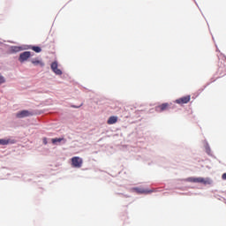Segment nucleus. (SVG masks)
I'll list each match as a JSON object with an SVG mask.
<instances>
[{"mask_svg":"<svg viewBox=\"0 0 226 226\" xmlns=\"http://www.w3.org/2000/svg\"><path fill=\"white\" fill-rule=\"evenodd\" d=\"M184 181L187 183H200L201 185H204L205 186H207V185H213V179L210 177H189L187 178H185Z\"/></svg>","mask_w":226,"mask_h":226,"instance_id":"obj_1","label":"nucleus"},{"mask_svg":"<svg viewBox=\"0 0 226 226\" xmlns=\"http://www.w3.org/2000/svg\"><path fill=\"white\" fill-rule=\"evenodd\" d=\"M35 110H28V109H22L16 113V118L17 119H24L26 117H33V116H36Z\"/></svg>","mask_w":226,"mask_h":226,"instance_id":"obj_2","label":"nucleus"},{"mask_svg":"<svg viewBox=\"0 0 226 226\" xmlns=\"http://www.w3.org/2000/svg\"><path fill=\"white\" fill-rule=\"evenodd\" d=\"M71 165L74 169H80L82 167V163H84V161L79 156H74L71 159Z\"/></svg>","mask_w":226,"mask_h":226,"instance_id":"obj_3","label":"nucleus"},{"mask_svg":"<svg viewBox=\"0 0 226 226\" xmlns=\"http://www.w3.org/2000/svg\"><path fill=\"white\" fill-rule=\"evenodd\" d=\"M32 56L33 55L31 54V51H24L19 54V63H26V61H27V59L31 58Z\"/></svg>","mask_w":226,"mask_h":226,"instance_id":"obj_4","label":"nucleus"},{"mask_svg":"<svg viewBox=\"0 0 226 226\" xmlns=\"http://www.w3.org/2000/svg\"><path fill=\"white\" fill-rule=\"evenodd\" d=\"M50 68L53 73H55L56 75H63V71H61V69L58 68L57 61L52 62Z\"/></svg>","mask_w":226,"mask_h":226,"instance_id":"obj_5","label":"nucleus"},{"mask_svg":"<svg viewBox=\"0 0 226 226\" xmlns=\"http://www.w3.org/2000/svg\"><path fill=\"white\" fill-rule=\"evenodd\" d=\"M21 50H26V49H24V46H11L9 47V50L8 53L9 54H17V52H21Z\"/></svg>","mask_w":226,"mask_h":226,"instance_id":"obj_6","label":"nucleus"},{"mask_svg":"<svg viewBox=\"0 0 226 226\" xmlns=\"http://www.w3.org/2000/svg\"><path fill=\"white\" fill-rule=\"evenodd\" d=\"M24 49L26 50H34V52H35L36 54H40V52H41V47L40 46L25 45Z\"/></svg>","mask_w":226,"mask_h":226,"instance_id":"obj_7","label":"nucleus"},{"mask_svg":"<svg viewBox=\"0 0 226 226\" xmlns=\"http://www.w3.org/2000/svg\"><path fill=\"white\" fill-rule=\"evenodd\" d=\"M133 191L136 192V193H139V194L146 193V195H147L148 193H153L154 192H156V190H145L139 187L133 188Z\"/></svg>","mask_w":226,"mask_h":226,"instance_id":"obj_8","label":"nucleus"},{"mask_svg":"<svg viewBox=\"0 0 226 226\" xmlns=\"http://www.w3.org/2000/svg\"><path fill=\"white\" fill-rule=\"evenodd\" d=\"M190 100H191V96L187 95V96H184L179 99H177L176 103H178V105L186 104L190 102Z\"/></svg>","mask_w":226,"mask_h":226,"instance_id":"obj_9","label":"nucleus"},{"mask_svg":"<svg viewBox=\"0 0 226 226\" xmlns=\"http://www.w3.org/2000/svg\"><path fill=\"white\" fill-rule=\"evenodd\" d=\"M51 142L52 144H54V146H59V144H66V139L64 138H53L51 139Z\"/></svg>","mask_w":226,"mask_h":226,"instance_id":"obj_10","label":"nucleus"},{"mask_svg":"<svg viewBox=\"0 0 226 226\" xmlns=\"http://www.w3.org/2000/svg\"><path fill=\"white\" fill-rule=\"evenodd\" d=\"M169 109V103L165 102L155 107V112H163Z\"/></svg>","mask_w":226,"mask_h":226,"instance_id":"obj_11","label":"nucleus"},{"mask_svg":"<svg viewBox=\"0 0 226 226\" xmlns=\"http://www.w3.org/2000/svg\"><path fill=\"white\" fill-rule=\"evenodd\" d=\"M31 63L34 66H40L41 68H43L45 66V63L39 59H32Z\"/></svg>","mask_w":226,"mask_h":226,"instance_id":"obj_12","label":"nucleus"},{"mask_svg":"<svg viewBox=\"0 0 226 226\" xmlns=\"http://www.w3.org/2000/svg\"><path fill=\"white\" fill-rule=\"evenodd\" d=\"M205 150L207 154H208V156H213V152H211V147H209V143L206 142L205 144Z\"/></svg>","mask_w":226,"mask_h":226,"instance_id":"obj_13","label":"nucleus"},{"mask_svg":"<svg viewBox=\"0 0 226 226\" xmlns=\"http://www.w3.org/2000/svg\"><path fill=\"white\" fill-rule=\"evenodd\" d=\"M10 144V140L6 139H0V146H8Z\"/></svg>","mask_w":226,"mask_h":226,"instance_id":"obj_14","label":"nucleus"},{"mask_svg":"<svg viewBox=\"0 0 226 226\" xmlns=\"http://www.w3.org/2000/svg\"><path fill=\"white\" fill-rule=\"evenodd\" d=\"M108 124H114V116L109 117L108 119Z\"/></svg>","mask_w":226,"mask_h":226,"instance_id":"obj_15","label":"nucleus"},{"mask_svg":"<svg viewBox=\"0 0 226 226\" xmlns=\"http://www.w3.org/2000/svg\"><path fill=\"white\" fill-rule=\"evenodd\" d=\"M209 84L211 83H207L206 86H204L202 88L198 90V94H200V93H202V91H204V89H206V87H207V86H209Z\"/></svg>","mask_w":226,"mask_h":226,"instance_id":"obj_16","label":"nucleus"},{"mask_svg":"<svg viewBox=\"0 0 226 226\" xmlns=\"http://www.w3.org/2000/svg\"><path fill=\"white\" fill-rule=\"evenodd\" d=\"M82 105H84V103H81L79 105L72 104V105H71V107H72V109H80V107H82Z\"/></svg>","mask_w":226,"mask_h":226,"instance_id":"obj_17","label":"nucleus"},{"mask_svg":"<svg viewBox=\"0 0 226 226\" xmlns=\"http://www.w3.org/2000/svg\"><path fill=\"white\" fill-rule=\"evenodd\" d=\"M42 144H44V146H47V144H49V140L47 139V138L42 139Z\"/></svg>","mask_w":226,"mask_h":226,"instance_id":"obj_18","label":"nucleus"},{"mask_svg":"<svg viewBox=\"0 0 226 226\" xmlns=\"http://www.w3.org/2000/svg\"><path fill=\"white\" fill-rule=\"evenodd\" d=\"M117 104L118 105L119 110H123V109H121V107H123V104H121V103L116 102H115V105H117Z\"/></svg>","mask_w":226,"mask_h":226,"instance_id":"obj_19","label":"nucleus"},{"mask_svg":"<svg viewBox=\"0 0 226 226\" xmlns=\"http://www.w3.org/2000/svg\"><path fill=\"white\" fill-rule=\"evenodd\" d=\"M7 140H9V144H15V139H8Z\"/></svg>","mask_w":226,"mask_h":226,"instance_id":"obj_20","label":"nucleus"},{"mask_svg":"<svg viewBox=\"0 0 226 226\" xmlns=\"http://www.w3.org/2000/svg\"><path fill=\"white\" fill-rule=\"evenodd\" d=\"M117 121H119V117H117V116H115V117H114V123L117 124Z\"/></svg>","mask_w":226,"mask_h":226,"instance_id":"obj_21","label":"nucleus"},{"mask_svg":"<svg viewBox=\"0 0 226 226\" xmlns=\"http://www.w3.org/2000/svg\"><path fill=\"white\" fill-rule=\"evenodd\" d=\"M222 177V179H224L226 181V173H223Z\"/></svg>","mask_w":226,"mask_h":226,"instance_id":"obj_22","label":"nucleus"}]
</instances>
